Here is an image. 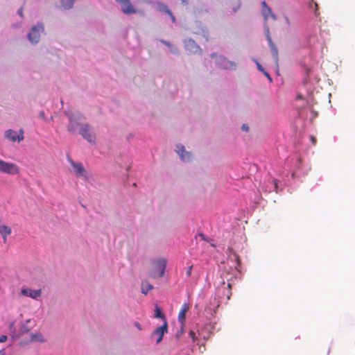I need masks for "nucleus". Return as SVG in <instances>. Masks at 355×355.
Returning a JSON list of instances; mask_svg holds the SVG:
<instances>
[{"mask_svg":"<svg viewBox=\"0 0 355 355\" xmlns=\"http://www.w3.org/2000/svg\"><path fill=\"white\" fill-rule=\"evenodd\" d=\"M241 6V0H235L231 3V9L232 12H236Z\"/></svg>","mask_w":355,"mask_h":355,"instance_id":"obj_20","label":"nucleus"},{"mask_svg":"<svg viewBox=\"0 0 355 355\" xmlns=\"http://www.w3.org/2000/svg\"><path fill=\"white\" fill-rule=\"evenodd\" d=\"M79 133L90 143H94L95 137L94 135L90 131L89 125L87 124H83L80 129Z\"/></svg>","mask_w":355,"mask_h":355,"instance_id":"obj_7","label":"nucleus"},{"mask_svg":"<svg viewBox=\"0 0 355 355\" xmlns=\"http://www.w3.org/2000/svg\"><path fill=\"white\" fill-rule=\"evenodd\" d=\"M155 317L166 320L164 315L162 313L160 307L158 305L155 306Z\"/></svg>","mask_w":355,"mask_h":355,"instance_id":"obj_21","label":"nucleus"},{"mask_svg":"<svg viewBox=\"0 0 355 355\" xmlns=\"http://www.w3.org/2000/svg\"><path fill=\"white\" fill-rule=\"evenodd\" d=\"M171 51L173 52V53H176L177 52V50L176 49H171Z\"/></svg>","mask_w":355,"mask_h":355,"instance_id":"obj_41","label":"nucleus"},{"mask_svg":"<svg viewBox=\"0 0 355 355\" xmlns=\"http://www.w3.org/2000/svg\"><path fill=\"white\" fill-rule=\"evenodd\" d=\"M153 288V285L150 284L148 282L144 281L141 283V292L144 294H147V293Z\"/></svg>","mask_w":355,"mask_h":355,"instance_id":"obj_17","label":"nucleus"},{"mask_svg":"<svg viewBox=\"0 0 355 355\" xmlns=\"http://www.w3.org/2000/svg\"><path fill=\"white\" fill-rule=\"evenodd\" d=\"M46 340V339L44 338L43 334H31L28 342L44 343Z\"/></svg>","mask_w":355,"mask_h":355,"instance_id":"obj_15","label":"nucleus"},{"mask_svg":"<svg viewBox=\"0 0 355 355\" xmlns=\"http://www.w3.org/2000/svg\"><path fill=\"white\" fill-rule=\"evenodd\" d=\"M184 44H185V46L187 49L188 48V46L193 47V46H196L194 40H193L191 39H188V40H185Z\"/></svg>","mask_w":355,"mask_h":355,"instance_id":"obj_23","label":"nucleus"},{"mask_svg":"<svg viewBox=\"0 0 355 355\" xmlns=\"http://www.w3.org/2000/svg\"><path fill=\"white\" fill-rule=\"evenodd\" d=\"M263 73L268 78L270 82H272V78H271L270 76L269 75V73L266 71H264Z\"/></svg>","mask_w":355,"mask_h":355,"instance_id":"obj_31","label":"nucleus"},{"mask_svg":"<svg viewBox=\"0 0 355 355\" xmlns=\"http://www.w3.org/2000/svg\"><path fill=\"white\" fill-rule=\"evenodd\" d=\"M162 43L164 44L166 46H168L169 48L172 47V45L170 42L166 41H162Z\"/></svg>","mask_w":355,"mask_h":355,"instance_id":"obj_32","label":"nucleus"},{"mask_svg":"<svg viewBox=\"0 0 355 355\" xmlns=\"http://www.w3.org/2000/svg\"><path fill=\"white\" fill-rule=\"evenodd\" d=\"M5 137L12 141H18L24 140V131L22 129L19 130V134L13 130H8L5 132Z\"/></svg>","mask_w":355,"mask_h":355,"instance_id":"obj_5","label":"nucleus"},{"mask_svg":"<svg viewBox=\"0 0 355 355\" xmlns=\"http://www.w3.org/2000/svg\"><path fill=\"white\" fill-rule=\"evenodd\" d=\"M285 20H286V24H287L288 25H290V24H291V21H290V20H289V19H288V17H285Z\"/></svg>","mask_w":355,"mask_h":355,"instance_id":"obj_36","label":"nucleus"},{"mask_svg":"<svg viewBox=\"0 0 355 355\" xmlns=\"http://www.w3.org/2000/svg\"><path fill=\"white\" fill-rule=\"evenodd\" d=\"M199 236H200L202 240L207 241L205 236L202 233L199 234Z\"/></svg>","mask_w":355,"mask_h":355,"instance_id":"obj_35","label":"nucleus"},{"mask_svg":"<svg viewBox=\"0 0 355 355\" xmlns=\"http://www.w3.org/2000/svg\"><path fill=\"white\" fill-rule=\"evenodd\" d=\"M190 336H191V338L192 340L195 341V340H196V334H190Z\"/></svg>","mask_w":355,"mask_h":355,"instance_id":"obj_38","label":"nucleus"},{"mask_svg":"<svg viewBox=\"0 0 355 355\" xmlns=\"http://www.w3.org/2000/svg\"><path fill=\"white\" fill-rule=\"evenodd\" d=\"M7 340V336L6 335H2L0 336V343L5 342Z\"/></svg>","mask_w":355,"mask_h":355,"instance_id":"obj_29","label":"nucleus"},{"mask_svg":"<svg viewBox=\"0 0 355 355\" xmlns=\"http://www.w3.org/2000/svg\"><path fill=\"white\" fill-rule=\"evenodd\" d=\"M17 13L19 15H20L21 17H23V9L22 8H19L17 11Z\"/></svg>","mask_w":355,"mask_h":355,"instance_id":"obj_34","label":"nucleus"},{"mask_svg":"<svg viewBox=\"0 0 355 355\" xmlns=\"http://www.w3.org/2000/svg\"><path fill=\"white\" fill-rule=\"evenodd\" d=\"M228 287L230 288L231 287V284H228Z\"/></svg>","mask_w":355,"mask_h":355,"instance_id":"obj_43","label":"nucleus"},{"mask_svg":"<svg viewBox=\"0 0 355 355\" xmlns=\"http://www.w3.org/2000/svg\"><path fill=\"white\" fill-rule=\"evenodd\" d=\"M256 64H257V69L260 71L263 72L265 71L264 69L262 67V66L258 62H256Z\"/></svg>","mask_w":355,"mask_h":355,"instance_id":"obj_28","label":"nucleus"},{"mask_svg":"<svg viewBox=\"0 0 355 355\" xmlns=\"http://www.w3.org/2000/svg\"><path fill=\"white\" fill-rule=\"evenodd\" d=\"M267 40L268 42L270 47L275 46V44L272 42V39L269 35H267Z\"/></svg>","mask_w":355,"mask_h":355,"instance_id":"obj_25","label":"nucleus"},{"mask_svg":"<svg viewBox=\"0 0 355 355\" xmlns=\"http://www.w3.org/2000/svg\"><path fill=\"white\" fill-rule=\"evenodd\" d=\"M177 153L180 155L181 159L184 161H189L191 158V154L185 150L184 146L182 145L177 146Z\"/></svg>","mask_w":355,"mask_h":355,"instance_id":"obj_12","label":"nucleus"},{"mask_svg":"<svg viewBox=\"0 0 355 355\" xmlns=\"http://www.w3.org/2000/svg\"><path fill=\"white\" fill-rule=\"evenodd\" d=\"M189 309V304L186 302L181 307L178 316V320L180 323V330L178 331V333H182L184 331L183 327L186 321V313Z\"/></svg>","mask_w":355,"mask_h":355,"instance_id":"obj_4","label":"nucleus"},{"mask_svg":"<svg viewBox=\"0 0 355 355\" xmlns=\"http://www.w3.org/2000/svg\"><path fill=\"white\" fill-rule=\"evenodd\" d=\"M0 355H5V352L3 350H0Z\"/></svg>","mask_w":355,"mask_h":355,"instance_id":"obj_40","label":"nucleus"},{"mask_svg":"<svg viewBox=\"0 0 355 355\" xmlns=\"http://www.w3.org/2000/svg\"><path fill=\"white\" fill-rule=\"evenodd\" d=\"M28 342H22V341H21V342L19 343V344H20L21 345H26V344H28Z\"/></svg>","mask_w":355,"mask_h":355,"instance_id":"obj_39","label":"nucleus"},{"mask_svg":"<svg viewBox=\"0 0 355 355\" xmlns=\"http://www.w3.org/2000/svg\"><path fill=\"white\" fill-rule=\"evenodd\" d=\"M242 128V130H244V131H248V125H246V124H243V125H242V128Z\"/></svg>","mask_w":355,"mask_h":355,"instance_id":"obj_33","label":"nucleus"},{"mask_svg":"<svg viewBox=\"0 0 355 355\" xmlns=\"http://www.w3.org/2000/svg\"><path fill=\"white\" fill-rule=\"evenodd\" d=\"M168 330V324L166 320H164V323L159 327H157L153 333H165L167 332Z\"/></svg>","mask_w":355,"mask_h":355,"instance_id":"obj_18","label":"nucleus"},{"mask_svg":"<svg viewBox=\"0 0 355 355\" xmlns=\"http://www.w3.org/2000/svg\"><path fill=\"white\" fill-rule=\"evenodd\" d=\"M20 334H15V337H18V336H19Z\"/></svg>","mask_w":355,"mask_h":355,"instance_id":"obj_44","label":"nucleus"},{"mask_svg":"<svg viewBox=\"0 0 355 355\" xmlns=\"http://www.w3.org/2000/svg\"><path fill=\"white\" fill-rule=\"evenodd\" d=\"M153 267L150 272V277L152 278L162 277L164 275L166 259H159L153 262Z\"/></svg>","mask_w":355,"mask_h":355,"instance_id":"obj_1","label":"nucleus"},{"mask_svg":"<svg viewBox=\"0 0 355 355\" xmlns=\"http://www.w3.org/2000/svg\"><path fill=\"white\" fill-rule=\"evenodd\" d=\"M315 10H316L318 9V4L315 3Z\"/></svg>","mask_w":355,"mask_h":355,"instance_id":"obj_42","label":"nucleus"},{"mask_svg":"<svg viewBox=\"0 0 355 355\" xmlns=\"http://www.w3.org/2000/svg\"><path fill=\"white\" fill-rule=\"evenodd\" d=\"M71 164L76 175L82 176L84 175L85 168L81 163L71 161Z\"/></svg>","mask_w":355,"mask_h":355,"instance_id":"obj_14","label":"nucleus"},{"mask_svg":"<svg viewBox=\"0 0 355 355\" xmlns=\"http://www.w3.org/2000/svg\"><path fill=\"white\" fill-rule=\"evenodd\" d=\"M76 0H61V7L64 10L70 9L73 7Z\"/></svg>","mask_w":355,"mask_h":355,"instance_id":"obj_16","label":"nucleus"},{"mask_svg":"<svg viewBox=\"0 0 355 355\" xmlns=\"http://www.w3.org/2000/svg\"><path fill=\"white\" fill-rule=\"evenodd\" d=\"M0 172L9 175H15L19 173V169L15 164L6 162L0 159Z\"/></svg>","mask_w":355,"mask_h":355,"instance_id":"obj_2","label":"nucleus"},{"mask_svg":"<svg viewBox=\"0 0 355 355\" xmlns=\"http://www.w3.org/2000/svg\"><path fill=\"white\" fill-rule=\"evenodd\" d=\"M310 139L311 141V143L313 144V145H315L316 144V138L313 136H310Z\"/></svg>","mask_w":355,"mask_h":355,"instance_id":"obj_30","label":"nucleus"},{"mask_svg":"<svg viewBox=\"0 0 355 355\" xmlns=\"http://www.w3.org/2000/svg\"><path fill=\"white\" fill-rule=\"evenodd\" d=\"M43 31L44 26L42 24H37V26H33L28 34V40L32 44H37L40 38V33Z\"/></svg>","mask_w":355,"mask_h":355,"instance_id":"obj_3","label":"nucleus"},{"mask_svg":"<svg viewBox=\"0 0 355 355\" xmlns=\"http://www.w3.org/2000/svg\"><path fill=\"white\" fill-rule=\"evenodd\" d=\"M21 295L28 296L33 299H37L41 295V290H32L28 288H22L21 290Z\"/></svg>","mask_w":355,"mask_h":355,"instance_id":"obj_11","label":"nucleus"},{"mask_svg":"<svg viewBox=\"0 0 355 355\" xmlns=\"http://www.w3.org/2000/svg\"><path fill=\"white\" fill-rule=\"evenodd\" d=\"M267 40L268 42L270 47L275 46V44L272 42V39L269 35H267Z\"/></svg>","mask_w":355,"mask_h":355,"instance_id":"obj_26","label":"nucleus"},{"mask_svg":"<svg viewBox=\"0 0 355 355\" xmlns=\"http://www.w3.org/2000/svg\"><path fill=\"white\" fill-rule=\"evenodd\" d=\"M159 10L160 11L166 12V13H168L171 16L172 21L173 22H175V17L173 15L172 12L168 10V7L166 5H164L163 3H160L159 5Z\"/></svg>","mask_w":355,"mask_h":355,"instance_id":"obj_19","label":"nucleus"},{"mask_svg":"<svg viewBox=\"0 0 355 355\" xmlns=\"http://www.w3.org/2000/svg\"><path fill=\"white\" fill-rule=\"evenodd\" d=\"M192 268H193V266H190L188 268H187V270L186 272V275L187 277H191V270H192Z\"/></svg>","mask_w":355,"mask_h":355,"instance_id":"obj_27","label":"nucleus"},{"mask_svg":"<svg viewBox=\"0 0 355 355\" xmlns=\"http://www.w3.org/2000/svg\"><path fill=\"white\" fill-rule=\"evenodd\" d=\"M156 335L157 336L155 339V343L158 344L159 343H160L162 340L164 334H156Z\"/></svg>","mask_w":355,"mask_h":355,"instance_id":"obj_24","label":"nucleus"},{"mask_svg":"<svg viewBox=\"0 0 355 355\" xmlns=\"http://www.w3.org/2000/svg\"><path fill=\"white\" fill-rule=\"evenodd\" d=\"M261 13L265 20H267L269 17H270L273 20L277 19L276 15L272 12L270 8L267 5L265 1L261 2Z\"/></svg>","mask_w":355,"mask_h":355,"instance_id":"obj_9","label":"nucleus"},{"mask_svg":"<svg viewBox=\"0 0 355 355\" xmlns=\"http://www.w3.org/2000/svg\"><path fill=\"white\" fill-rule=\"evenodd\" d=\"M217 65L225 69H234L236 68V64L232 61L227 60L223 56H219L216 59Z\"/></svg>","mask_w":355,"mask_h":355,"instance_id":"obj_8","label":"nucleus"},{"mask_svg":"<svg viewBox=\"0 0 355 355\" xmlns=\"http://www.w3.org/2000/svg\"><path fill=\"white\" fill-rule=\"evenodd\" d=\"M270 51H271L272 55L274 58L276 64H277V62H278V50H277V48L275 45L273 46L270 47Z\"/></svg>","mask_w":355,"mask_h":355,"instance_id":"obj_22","label":"nucleus"},{"mask_svg":"<svg viewBox=\"0 0 355 355\" xmlns=\"http://www.w3.org/2000/svg\"><path fill=\"white\" fill-rule=\"evenodd\" d=\"M135 325L137 326V327L139 331H141L142 330L141 328V326H140V324L139 323L136 322Z\"/></svg>","mask_w":355,"mask_h":355,"instance_id":"obj_37","label":"nucleus"},{"mask_svg":"<svg viewBox=\"0 0 355 355\" xmlns=\"http://www.w3.org/2000/svg\"><path fill=\"white\" fill-rule=\"evenodd\" d=\"M11 232L12 230L9 226L0 223V235L2 236L3 243H6L7 237Z\"/></svg>","mask_w":355,"mask_h":355,"instance_id":"obj_13","label":"nucleus"},{"mask_svg":"<svg viewBox=\"0 0 355 355\" xmlns=\"http://www.w3.org/2000/svg\"><path fill=\"white\" fill-rule=\"evenodd\" d=\"M121 6V10L123 13L131 15L137 12V10L134 8L130 0H116Z\"/></svg>","mask_w":355,"mask_h":355,"instance_id":"obj_6","label":"nucleus"},{"mask_svg":"<svg viewBox=\"0 0 355 355\" xmlns=\"http://www.w3.org/2000/svg\"><path fill=\"white\" fill-rule=\"evenodd\" d=\"M79 118L76 119V117H73V116H70L69 117V123L68 125V131L72 133H74L76 132L77 129L83 126V125L79 121Z\"/></svg>","mask_w":355,"mask_h":355,"instance_id":"obj_10","label":"nucleus"}]
</instances>
